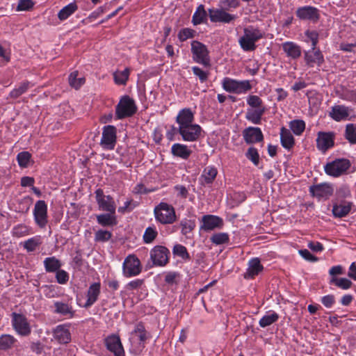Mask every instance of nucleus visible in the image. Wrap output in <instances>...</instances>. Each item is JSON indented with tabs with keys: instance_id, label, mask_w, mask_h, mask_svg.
Returning <instances> with one entry per match:
<instances>
[{
	"instance_id": "1",
	"label": "nucleus",
	"mask_w": 356,
	"mask_h": 356,
	"mask_svg": "<svg viewBox=\"0 0 356 356\" xmlns=\"http://www.w3.org/2000/svg\"><path fill=\"white\" fill-rule=\"evenodd\" d=\"M264 32L259 28L250 26L243 29V35L238 40L241 48L245 51H252L257 48L256 42L264 37Z\"/></svg>"
},
{
	"instance_id": "2",
	"label": "nucleus",
	"mask_w": 356,
	"mask_h": 356,
	"mask_svg": "<svg viewBox=\"0 0 356 356\" xmlns=\"http://www.w3.org/2000/svg\"><path fill=\"white\" fill-rule=\"evenodd\" d=\"M129 341L131 344L130 351L135 354H140L145 348V341L150 338V334L145 328L142 323L136 325L134 330L131 332Z\"/></svg>"
},
{
	"instance_id": "3",
	"label": "nucleus",
	"mask_w": 356,
	"mask_h": 356,
	"mask_svg": "<svg viewBox=\"0 0 356 356\" xmlns=\"http://www.w3.org/2000/svg\"><path fill=\"white\" fill-rule=\"evenodd\" d=\"M155 220L161 225H171L177 220L175 209L172 205L161 202L154 209Z\"/></svg>"
},
{
	"instance_id": "4",
	"label": "nucleus",
	"mask_w": 356,
	"mask_h": 356,
	"mask_svg": "<svg viewBox=\"0 0 356 356\" xmlns=\"http://www.w3.org/2000/svg\"><path fill=\"white\" fill-rule=\"evenodd\" d=\"M135 101L129 95H124L115 106V120H122L132 117L137 112Z\"/></svg>"
},
{
	"instance_id": "5",
	"label": "nucleus",
	"mask_w": 356,
	"mask_h": 356,
	"mask_svg": "<svg viewBox=\"0 0 356 356\" xmlns=\"http://www.w3.org/2000/svg\"><path fill=\"white\" fill-rule=\"evenodd\" d=\"M222 87L227 92L237 95L246 94L252 86L249 80H237L225 77L222 81Z\"/></svg>"
},
{
	"instance_id": "6",
	"label": "nucleus",
	"mask_w": 356,
	"mask_h": 356,
	"mask_svg": "<svg viewBox=\"0 0 356 356\" xmlns=\"http://www.w3.org/2000/svg\"><path fill=\"white\" fill-rule=\"evenodd\" d=\"M191 52L194 62L204 67H210L209 51L205 44L197 40L193 41L191 42Z\"/></svg>"
},
{
	"instance_id": "7",
	"label": "nucleus",
	"mask_w": 356,
	"mask_h": 356,
	"mask_svg": "<svg viewBox=\"0 0 356 356\" xmlns=\"http://www.w3.org/2000/svg\"><path fill=\"white\" fill-rule=\"evenodd\" d=\"M143 266L135 254H129L122 264V274L125 277H132L140 274Z\"/></svg>"
},
{
	"instance_id": "8",
	"label": "nucleus",
	"mask_w": 356,
	"mask_h": 356,
	"mask_svg": "<svg viewBox=\"0 0 356 356\" xmlns=\"http://www.w3.org/2000/svg\"><path fill=\"white\" fill-rule=\"evenodd\" d=\"M350 167V162L348 159H338L327 163L324 167V170L327 175L338 177L346 173Z\"/></svg>"
},
{
	"instance_id": "9",
	"label": "nucleus",
	"mask_w": 356,
	"mask_h": 356,
	"mask_svg": "<svg viewBox=\"0 0 356 356\" xmlns=\"http://www.w3.org/2000/svg\"><path fill=\"white\" fill-rule=\"evenodd\" d=\"M11 324L17 334L26 337L31 332V327L27 318L22 314L13 312L11 314Z\"/></svg>"
},
{
	"instance_id": "10",
	"label": "nucleus",
	"mask_w": 356,
	"mask_h": 356,
	"mask_svg": "<svg viewBox=\"0 0 356 356\" xmlns=\"http://www.w3.org/2000/svg\"><path fill=\"white\" fill-rule=\"evenodd\" d=\"M117 143V128L113 125H106L102 128L101 146L108 150L114 149Z\"/></svg>"
},
{
	"instance_id": "11",
	"label": "nucleus",
	"mask_w": 356,
	"mask_h": 356,
	"mask_svg": "<svg viewBox=\"0 0 356 356\" xmlns=\"http://www.w3.org/2000/svg\"><path fill=\"white\" fill-rule=\"evenodd\" d=\"M48 207L44 200L35 202L33 210V218L35 224L40 228H44L48 223Z\"/></svg>"
},
{
	"instance_id": "12",
	"label": "nucleus",
	"mask_w": 356,
	"mask_h": 356,
	"mask_svg": "<svg viewBox=\"0 0 356 356\" xmlns=\"http://www.w3.org/2000/svg\"><path fill=\"white\" fill-rule=\"evenodd\" d=\"M169 257L170 250L163 245H156L150 251V259L156 266H165Z\"/></svg>"
},
{
	"instance_id": "13",
	"label": "nucleus",
	"mask_w": 356,
	"mask_h": 356,
	"mask_svg": "<svg viewBox=\"0 0 356 356\" xmlns=\"http://www.w3.org/2000/svg\"><path fill=\"white\" fill-rule=\"evenodd\" d=\"M95 198L99 209L102 211L115 213L116 205L113 198L111 195H105L101 188H98L95 192Z\"/></svg>"
},
{
	"instance_id": "14",
	"label": "nucleus",
	"mask_w": 356,
	"mask_h": 356,
	"mask_svg": "<svg viewBox=\"0 0 356 356\" xmlns=\"http://www.w3.org/2000/svg\"><path fill=\"white\" fill-rule=\"evenodd\" d=\"M309 192L318 200H326L333 195L334 187L330 183H321L311 186Z\"/></svg>"
},
{
	"instance_id": "15",
	"label": "nucleus",
	"mask_w": 356,
	"mask_h": 356,
	"mask_svg": "<svg viewBox=\"0 0 356 356\" xmlns=\"http://www.w3.org/2000/svg\"><path fill=\"white\" fill-rule=\"evenodd\" d=\"M177 131L184 141L195 142L200 138L202 129L199 124H193L178 127Z\"/></svg>"
},
{
	"instance_id": "16",
	"label": "nucleus",
	"mask_w": 356,
	"mask_h": 356,
	"mask_svg": "<svg viewBox=\"0 0 356 356\" xmlns=\"http://www.w3.org/2000/svg\"><path fill=\"white\" fill-rule=\"evenodd\" d=\"M101 293V284L99 282H94L90 285L86 292V300L84 302L77 299L78 305L80 307L88 309L92 307L98 300Z\"/></svg>"
},
{
	"instance_id": "17",
	"label": "nucleus",
	"mask_w": 356,
	"mask_h": 356,
	"mask_svg": "<svg viewBox=\"0 0 356 356\" xmlns=\"http://www.w3.org/2000/svg\"><path fill=\"white\" fill-rule=\"evenodd\" d=\"M296 15L300 20L310 21L314 23L317 22L321 17L320 10L312 6H304L298 8Z\"/></svg>"
},
{
	"instance_id": "18",
	"label": "nucleus",
	"mask_w": 356,
	"mask_h": 356,
	"mask_svg": "<svg viewBox=\"0 0 356 356\" xmlns=\"http://www.w3.org/2000/svg\"><path fill=\"white\" fill-rule=\"evenodd\" d=\"M225 8H209L208 10L210 21L213 23L229 24L234 22L237 16L230 14L226 11Z\"/></svg>"
},
{
	"instance_id": "19",
	"label": "nucleus",
	"mask_w": 356,
	"mask_h": 356,
	"mask_svg": "<svg viewBox=\"0 0 356 356\" xmlns=\"http://www.w3.org/2000/svg\"><path fill=\"white\" fill-rule=\"evenodd\" d=\"M200 223V229L204 232L221 229L224 225L222 218L211 214L204 215L201 218Z\"/></svg>"
},
{
	"instance_id": "20",
	"label": "nucleus",
	"mask_w": 356,
	"mask_h": 356,
	"mask_svg": "<svg viewBox=\"0 0 356 356\" xmlns=\"http://www.w3.org/2000/svg\"><path fill=\"white\" fill-rule=\"evenodd\" d=\"M304 60L309 67H320L325 61L323 54L318 48L304 51Z\"/></svg>"
},
{
	"instance_id": "21",
	"label": "nucleus",
	"mask_w": 356,
	"mask_h": 356,
	"mask_svg": "<svg viewBox=\"0 0 356 356\" xmlns=\"http://www.w3.org/2000/svg\"><path fill=\"white\" fill-rule=\"evenodd\" d=\"M316 147L323 153H325L334 145V134L333 132L319 131L316 138Z\"/></svg>"
},
{
	"instance_id": "22",
	"label": "nucleus",
	"mask_w": 356,
	"mask_h": 356,
	"mask_svg": "<svg viewBox=\"0 0 356 356\" xmlns=\"http://www.w3.org/2000/svg\"><path fill=\"white\" fill-rule=\"evenodd\" d=\"M105 346L114 356H125L124 350L118 335L111 334L105 339Z\"/></svg>"
},
{
	"instance_id": "23",
	"label": "nucleus",
	"mask_w": 356,
	"mask_h": 356,
	"mask_svg": "<svg viewBox=\"0 0 356 356\" xmlns=\"http://www.w3.org/2000/svg\"><path fill=\"white\" fill-rule=\"evenodd\" d=\"M242 135L247 144H253L264 140V135L259 127H248L243 131Z\"/></svg>"
},
{
	"instance_id": "24",
	"label": "nucleus",
	"mask_w": 356,
	"mask_h": 356,
	"mask_svg": "<svg viewBox=\"0 0 356 356\" xmlns=\"http://www.w3.org/2000/svg\"><path fill=\"white\" fill-rule=\"evenodd\" d=\"M353 206L352 202L346 200H337L333 203L332 214L334 218H341L347 216Z\"/></svg>"
},
{
	"instance_id": "25",
	"label": "nucleus",
	"mask_w": 356,
	"mask_h": 356,
	"mask_svg": "<svg viewBox=\"0 0 356 356\" xmlns=\"http://www.w3.org/2000/svg\"><path fill=\"white\" fill-rule=\"evenodd\" d=\"M54 338L60 344H67L71 341V333L68 324L57 325L53 330Z\"/></svg>"
},
{
	"instance_id": "26",
	"label": "nucleus",
	"mask_w": 356,
	"mask_h": 356,
	"mask_svg": "<svg viewBox=\"0 0 356 356\" xmlns=\"http://www.w3.org/2000/svg\"><path fill=\"white\" fill-rule=\"evenodd\" d=\"M264 270V266L261 265L260 259L257 257L251 259L248 261V268L243 274V277L245 280H253Z\"/></svg>"
},
{
	"instance_id": "27",
	"label": "nucleus",
	"mask_w": 356,
	"mask_h": 356,
	"mask_svg": "<svg viewBox=\"0 0 356 356\" xmlns=\"http://www.w3.org/2000/svg\"><path fill=\"white\" fill-rule=\"evenodd\" d=\"M352 109L345 105H334L332 106L329 116L337 122L346 120L348 118Z\"/></svg>"
},
{
	"instance_id": "28",
	"label": "nucleus",
	"mask_w": 356,
	"mask_h": 356,
	"mask_svg": "<svg viewBox=\"0 0 356 356\" xmlns=\"http://www.w3.org/2000/svg\"><path fill=\"white\" fill-rule=\"evenodd\" d=\"M194 120V114L189 108L181 109L176 117V122L179 125L178 127L193 124H195Z\"/></svg>"
},
{
	"instance_id": "29",
	"label": "nucleus",
	"mask_w": 356,
	"mask_h": 356,
	"mask_svg": "<svg viewBox=\"0 0 356 356\" xmlns=\"http://www.w3.org/2000/svg\"><path fill=\"white\" fill-rule=\"evenodd\" d=\"M218 175V170L215 166L209 165L204 168L200 177L202 185H211L214 181Z\"/></svg>"
},
{
	"instance_id": "30",
	"label": "nucleus",
	"mask_w": 356,
	"mask_h": 356,
	"mask_svg": "<svg viewBox=\"0 0 356 356\" xmlns=\"http://www.w3.org/2000/svg\"><path fill=\"white\" fill-rule=\"evenodd\" d=\"M284 52L292 59H298L302 54L301 47L294 42L287 41L282 44Z\"/></svg>"
},
{
	"instance_id": "31",
	"label": "nucleus",
	"mask_w": 356,
	"mask_h": 356,
	"mask_svg": "<svg viewBox=\"0 0 356 356\" xmlns=\"http://www.w3.org/2000/svg\"><path fill=\"white\" fill-rule=\"evenodd\" d=\"M54 305L55 308L54 312L55 314H58L65 316L67 318H72L74 317L75 311L73 309L72 305L60 301H56Z\"/></svg>"
},
{
	"instance_id": "32",
	"label": "nucleus",
	"mask_w": 356,
	"mask_h": 356,
	"mask_svg": "<svg viewBox=\"0 0 356 356\" xmlns=\"http://www.w3.org/2000/svg\"><path fill=\"white\" fill-rule=\"evenodd\" d=\"M171 154L184 160H187L192 154V151L186 145L175 143L171 147Z\"/></svg>"
},
{
	"instance_id": "33",
	"label": "nucleus",
	"mask_w": 356,
	"mask_h": 356,
	"mask_svg": "<svg viewBox=\"0 0 356 356\" xmlns=\"http://www.w3.org/2000/svg\"><path fill=\"white\" fill-rule=\"evenodd\" d=\"M266 111V108H248L245 118L254 124H260Z\"/></svg>"
},
{
	"instance_id": "34",
	"label": "nucleus",
	"mask_w": 356,
	"mask_h": 356,
	"mask_svg": "<svg viewBox=\"0 0 356 356\" xmlns=\"http://www.w3.org/2000/svg\"><path fill=\"white\" fill-rule=\"evenodd\" d=\"M280 142L282 146L286 149H291L295 145V139L291 131L285 127L280 130Z\"/></svg>"
},
{
	"instance_id": "35",
	"label": "nucleus",
	"mask_w": 356,
	"mask_h": 356,
	"mask_svg": "<svg viewBox=\"0 0 356 356\" xmlns=\"http://www.w3.org/2000/svg\"><path fill=\"white\" fill-rule=\"evenodd\" d=\"M97 222L102 227H113L118 222L115 213L109 212L97 215Z\"/></svg>"
},
{
	"instance_id": "36",
	"label": "nucleus",
	"mask_w": 356,
	"mask_h": 356,
	"mask_svg": "<svg viewBox=\"0 0 356 356\" xmlns=\"http://www.w3.org/2000/svg\"><path fill=\"white\" fill-rule=\"evenodd\" d=\"M43 264L47 273H55L62 266V262L56 257H46L43 261Z\"/></svg>"
},
{
	"instance_id": "37",
	"label": "nucleus",
	"mask_w": 356,
	"mask_h": 356,
	"mask_svg": "<svg viewBox=\"0 0 356 356\" xmlns=\"http://www.w3.org/2000/svg\"><path fill=\"white\" fill-rule=\"evenodd\" d=\"M42 243V238L41 236H34L26 241L22 243V245L24 250L28 252H34L38 248H39Z\"/></svg>"
},
{
	"instance_id": "38",
	"label": "nucleus",
	"mask_w": 356,
	"mask_h": 356,
	"mask_svg": "<svg viewBox=\"0 0 356 356\" xmlns=\"http://www.w3.org/2000/svg\"><path fill=\"white\" fill-rule=\"evenodd\" d=\"M196 224L195 220L184 218L180 221L181 233L182 235L189 238L191 237L193 232L195 228Z\"/></svg>"
},
{
	"instance_id": "39",
	"label": "nucleus",
	"mask_w": 356,
	"mask_h": 356,
	"mask_svg": "<svg viewBox=\"0 0 356 356\" xmlns=\"http://www.w3.org/2000/svg\"><path fill=\"white\" fill-rule=\"evenodd\" d=\"M33 86L34 84L31 83L30 81H24L20 83L17 87L12 90L9 94V96L10 98L17 99L22 95L24 94L29 90V88Z\"/></svg>"
},
{
	"instance_id": "40",
	"label": "nucleus",
	"mask_w": 356,
	"mask_h": 356,
	"mask_svg": "<svg viewBox=\"0 0 356 356\" xmlns=\"http://www.w3.org/2000/svg\"><path fill=\"white\" fill-rule=\"evenodd\" d=\"M207 14L204 9V6L202 4H200L193 13L192 23L195 26L203 24L207 19Z\"/></svg>"
},
{
	"instance_id": "41",
	"label": "nucleus",
	"mask_w": 356,
	"mask_h": 356,
	"mask_svg": "<svg viewBox=\"0 0 356 356\" xmlns=\"http://www.w3.org/2000/svg\"><path fill=\"white\" fill-rule=\"evenodd\" d=\"M78 6L76 3H70L63 7L58 13V17L60 21L67 19L71 16L76 10Z\"/></svg>"
},
{
	"instance_id": "42",
	"label": "nucleus",
	"mask_w": 356,
	"mask_h": 356,
	"mask_svg": "<svg viewBox=\"0 0 356 356\" xmlns=\"http://www.w3.org/2000/svg\"><path fill=\"white\" fill-rule=\"evenodd\" d=\"M280 316L276 312L270 311L269 313H267L259 320V325L261 327H268L272 325L273 323L277 322Z\"/></svg>"
},
{
	"instance_id": "43",
	"label": "nucleus",
	"mask_w": 356,
	"mask_h": 356,
	"mask_svg": "<svg viewBox=\"0 0 356 356\" xmlns=\"http://www.w3.org/2000/svg\"><path fill=\"white\" fill-rule=\"evenodd\" d=\"M130 74V69L127 67L122 71H116L113 73L114 82L117 85H126Z\"/></svg>"
},
{
	"instance_id": "44",
	"label": "nucleus",
	"mask_w": 356,
	"mask_h": 356,
	"mask_svg": "<svg viewBox=\"0 0 356 356\" xmlns=\"http://www.w3.org/2000/svg\"><path fill=\"white\" fill-rule=\"evenodd\" d=\"M158 231L154 225L147 227L143 235V241L145 244H150L156 238Z\"/></svg>"
},
{
	"instance_id": "45",
	"label": "nucleus",
	"mask_w": 356,
	"mask_h": 356,
	"mask_svg": "<svg viewBox=\"0 0 356 356\" xmlns=\"http://www.w3.org/2000/svg\"><path fill=\"white\" fill-rule=\"evenodd\" d=\"M17 340L10 334H2L0 337V351L11 348Z\"/></svg>"
},
{
	"instance_id": "46",
	"label": "nucleus",
	"mask_w": 356,
	"mask_h": 356,
	"mask_svg": "<svg viewBox=\"0 0 356 356\" xmlns=\"http://www.w3.org/2000/svg\"><path fill=\"white\" fill-rule=\"evenodd\" d=\"M246 103L249 108H266L261 98L256 95H250L246 97Z\"/></svg>"
},
{
	"instance_id": "47",
	"label": "nucleus",
	"mask_w": 356,
	"mask_h": 356,
	"mask_svg": "<svg viewBox=\"0 0 356 356\" xmlns=\"http://www.w3.org/2000/svg\"><path fill=\"white\" fill-rule=\"evenodd\" d=\"M172 253L175 256L180 257L185 261L191 260V256L187 248L181 244H175L172 248Z\"/></svg>"
},
{
	"instance_id": "48",
	"label": "nucleus",
	"mask_w": 356,
	"mask_h": 356,
	"mask_svg": "<svg viewBox=\"0 0 356 356\" xmlns=\"http://www.w3.org/2000/svg\"><path fill=\"white\" fill-rule=\"evenodd\" d=\"M289 127L295 135L300 136L305 129L306 123L302 120H293L289 122Z\"/></svg>"
},
{
	"instance_id": "49",
	"label": "nucleus",
	"mask_w": 356,
	"mask_h": 356,
	"mask_svg": "<svg viewBox=\"0 0 356 356\" xmlns=\"http://www.w3.org/2000/svg\"><path fill=\"white\" fill-rule=\"evenodd\" d=\"M32 234V229L30 227L24 224H19L13 229V234L15 237H23Z\"/></svg>"
},
{
	"instance_id": "50",
	"label": "nucleus",
	"mask_w": 356,
	"mask_h": 356,
	"mask_svg": "<svg viewBox=\"0 0 356 356\" xmlns=\"http://www.w3.org/2000/svg\"><path fill=\"white\" fill-rule=\"evenodd\" d=\"M210 241L215 245H222L229 242V236L225 232L216 233L211 236Z\"/></svg>"
},
{
	"instance_id": "51",
	"label": "nucleus",
	"mask_w": 356,
	"mask_h": 356,
	"mask_svg": "<svg viewBox=\"0 0 356 356\" xmlns=\"http://www.w3.org/2000/svg\"><path fill=\"white\" fill-rule=\"evenodd\" d=\"M69 83L76 90L81 88L85 83L84 77H78V72L74 71L69 75Z\"/></svg>"
},
{
	"instance_id": "52",
	"label": "nucleus",
	"mask_w": 356,
	"mask_h": 356,
	"mask_svg": "<svg viewBox=\"0 0 356 356\" xmlns=\"http://www.w3.org/2000/svg\"><path fill=\"white\" fill-rule=\"evenodd\" d=\"M31 159V154L26 151L18 153L16 157L18 165L22 168H26L29 166Z\"/></svg>"
},
{
	"instance_id": "53",
	"label": "nucleus",
	"mask_w": 356,
	"mask_h": 356,
	"mask_svg": "<svg viewBox=\"0 0 356 356\" xmlns=\"http://www.w3.org/2000/svg\"><path fill=\"white\" fill-rule=\"evenodd\" d=\"M330 284H334L339 288L343 290L350 289L353 284L352 282L346 277L338 278L336 277L331 278Z\"/></svg>"
},
{
	"instance_id": "54",
	"label": "nucleus",
	"mask_w": 356,
	"mask_h": 356,
	"mask_svg": "<svg viewBox=\"0 0 356 356\" xmlns=\"http://www.w3.org/2000/svg\"><path fill=\"white\" fill-rule=\"evenodd\" d=\"M305 35L307 39L305 40L306 42H311L312 47L311 48H317V44L318 43L319 33L318 31L315 30H307L305 31Z\"/></svg>"
},
{
	"instance_id": "55",
	"label": "nucleus",
	"mask_w": 356,
	"mask_h": 356,
	"mask_svg": "<svg viewBox=\"0 0 356 356\" xmlns=\"http://www.w3.org/2000/svg\"><path fill=\"white\" fill-rule=\"evenodd\" d=\"M307 97L310 107L317 108L321 104V99L319 97L318 93L316 91H308L307 92Z\"/></svg>"
},
{
	"instance_id": "56",
	"label": "nucleus",
	"mask_w": 356,
	"mask_h": 356,
	"mask_svg": "<svg viewBox=\"0 0 356 356\" xmlns=\"http://www.w3.org/2000/svg\"><path fill=\"white\" fill-rule=\"evenodd\" d=\"M245 156L254 165L257 166L259 163V154L258 150L254 147H250L245 152Z\"/></svg>"
},
{
	"instance_id": "57",
	"label": "nucleus",
	"mask_w": 356,
	"mask_h": 356,
	"mask_svg": "<svg viewBox=\"0 0 356 356\" xmlns=\"http://www.w3.org/2000/svg\"><path fill=\"white\" fill-rule=\"evenodd\" d=\"M345 136L350 143H356V124H349L346 125Z\"/></svg>"
},
{
	"instance_id": "58",
	"label": "nucleus",
	"mask_w": 356,
	"mask_h": 356,
	"mask_svg": "<svg viewBox=\"0 0 356 356\" xmlns=\"http://www.w3.org/2000/svg\"><path fill=\"white\" fill-rule=\"evenodd\" d=\"M112 236V233L109 231L99 229L95 234V241L107 242L111 238Z\"/></svg>"
},
{
	"instance_id": "59",
	"label": "nucleus",
	"mask_w": 356,
	"mask_h": 356,
	"mask_svg": "<svg viewBox=\"0 0 356 356\" xmlns=\"http://www.w3.org/2000/svg\"><path fill=\"white\" fill-rule=\"evenodd\" d=\"M191 70L193 74L199 79L201 83H204L207 81L209 75L208 71H204L198 66H193Z\"/></svg>"
},
{
	"instance_id": "60",
	"label": "nucleus",
	"mask_w": 356,
	"mask_h": 356,
	"mask_svg": "<svg viewBox=\"0 0 356 356\" xmlns=\"http://www.w3.org/2000/svg\"><path fill=\"white\" fill-rule=\"evenodd\" d=\"M195 31L189 28L181 29L178 33V38L181 42H184L188 39L193 38L195 36Z\"/></svg>"
},
{
	"instance_id": "61",
	"label": "nucleus",
	"mask_w": 356,
	"mask_h": 356,
	"mask_svg": "<svg viewBox=\"0 0 356 356\" xmlns=\"http://www.w3.org/2000/svg\"><path fill=\"white\" fill-rule=\"evenodd\" d=\"M55 277L56 282L60 284H65L67 283L70 279L69 273L63 269H59L55 272Z\"/></svg>"
},
{
	"instance_id": "62",
	"label": "nucleus",
	"mask_w": 356,
	"mask_h": 356,
	"mask_svg": "<svg viewBox=\"0 0 356 356\" xmlns=\"http://www.w3.org/2000/svg\"><path fill=\"white\" fill-rule=\"evenodd\" d=\"M138 206V204L134 202L133 200H127L124 206L120 207L118 209V212L124 214L126 213H129L133 211L134 208Z\"/></svg>"
},
{
	"instance_id": "63",
	"label": "nucleus",
	"mask_w": 356,
	"mask_h": 356,
	"mask_svg": "<svg viewBox=\"0 0 356 356\" xmlns=\"http://www.w3.org/2000/svg\"><path fill=\"white\" fill-rule=\"evenodd\" d=\"M343 100L356 104V90H345L340 95Z\"/></svg>"
},
{
	"instance_id": "64",
	"label": "nucleus",
	"mask_w": 356,
	"mask_h": 356,
	"mask_svg": "<svg viewBox=\"0 0 356 356\" xmlns=\"http://www.w3.org/2000/svg\"><path fill=\"white\" fill-rule=\"evenodd\" d=\"M219 3L225 10L236 9L241 5L240 0H220Z\"/></svg>"
}]
</instances>
